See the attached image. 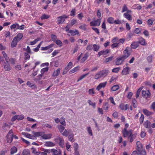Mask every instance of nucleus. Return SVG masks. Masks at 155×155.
<instances>
[{"label":"nucleus","mask_w":155,"mask_h":155,"mask_svg":"<svg viewBox=\"0 0 155 155\" xmlns=\"http://www.w3.org/2000/svg\"><path fill=\"white\" fill-rule=\"evenodd\" d=\"M107 84V82L105 81L104 82L100 83L97 87L96 89L99 91L102 88H104L105 87Z\"/></svg>","instance_id":"obj_13"},{"label":"nucleus","mask_w":155,"mask_h":155,"mask_svg":"<svg viewBox=\"0 0 155 155\" xmlns=\"http://www.w3.org/2000/svg\"><path fill=\"white\" fill-rule=\"evenodd\" d=\"M18 41L16 39V38H14L13 39L11 44V47L12 48H14L16 46Z\"/></svg>","instance_id":"obj_22"},{"label":"nucleus","mask_w":155,"mask_h":155,"mask_svg":"<svg viewBox=\"0 0 155 155\" xmlns=\"http://www.w3.org/2000/svg\"><path fill=\"white\" fill-rule=\"evenodd\" d=\"M22 134L24 135L26 137L31 139H34V136L31 134H28L27 133H22Z\"/></svg>","instance_id":"obj_23"},{"label":"nucleus","mask_w":155,"mask_h":155,"mask_svg":"<svg viewBox=\"0 0 155 155\" xmlns=\"http://www.w3.org/2000/svg\"><path fill=\"white\" fill-rule=\"evenodd\" d=\"M17 148L15 146H13L11 147L10 149V154L13 155L17 151Z\"/></svg>","instance_id":"obj_24"},{"label":"nucleus","mask_w":155,"mask_h":155,"mask_svg":"<svg viewBox=\"0 0 155 155\" xmlns=\"http://www.w3.org/2000/svg\"><path fill=\"white\" fill-rule=\"evenodd\" d=\"M139 46V43L137 41L132 42L130 45V47L133 49H136Z\"/></svg>","instance_id":"obj_18"},{"label":"nucleus","mask_w":155,"mask_h":155,"mask_svg":"<svg viewBox=\"0 0 155 155\" xmlns=\"http://www.w3.org/2000/svg\"><path fill=\"white\" fill-rule=\"evenodd\" d=\"M54 44H51L45 47H41V50L42 51H46L47 50L54 46Z\"/></svg>","instance_id":"obj_26"},{"label":"nucleus","mask_w":155,"mask_h":155,"mask_svg":"<svg viewBox=\"0 0 155 155\" xmlns=\"http://www.w3.org/2000/svg\"><path fill=\"white\" fill-rule=\"evenodd\" d=\"M60 71L61 69L60 68H58L56 70H55L52 74V77L55 78H56L59 75Z\"/></svg>","instance_id":"obj_16"},{"label":"nucleus","mask_w":155,"mask_h":155,"mask_svg":"<svg viewBox=\"0 0 155 155\" xmlns=\"http://www.w3.org/2000/svg\"><path fill=\"white\" fill-rule=\"evenodd\" d=\"M137 42H138L139 44H140L142 45L145 46L147 44V43L145 42V39L142 37H140L139 38L138 41Z\"/></svg>","instance_id":"obj_15"},{"label":"nucleus","mask_w":155,"mask_h":155,"mask_svg":"<svg viewBox=\"0 0 155 155\" xmlns=\"http://www.w3.org/2000/svg\"><path fill=\"white\" fill-rule=\"evenodd\" d=\"M45 145L47 147H54L55 145V144L52 142L47 141L45 143Z\"/></svg>","instance_id":"obj_36"},{"label":"nucleus","mask_w":155,"mask_h":155,"mask_svg":"<svg viewBox=\"0 0 155 155\" xmlns=\"http://www.w3.org/2000/svg\"><path fill=\"white\" fill-rule=\"evenodd\" d=\"M142 95L143 97L146 99L150 97L151 93L149 90L142 91Z\"/></svg>","instance_id":"obj_8"},{"label":"nucleus","mask_w":155,"mask_h":155,"mask_svg":"<svg viewBox=\"0 0 155 155\" xmlns=\"http://www.w3.org/2000/svg\"><path fill=\"white\" fill-rule=\"evenodd\" d=\"M51 152L53 153L54 155H59L61 154L60 151H58L55 149H52Z\"/></svg>","instance_id":"obj_31"},{"label":"nucleus","mask_w":155,"mask_h":155,"mask_svg":"<svg viewBox=\"0 0 155 155\" xmlns=\"http://www.w3.org/2000/svg\"><path fill=\"white\" fill-rule=\"evenodd\" d=\"M52 136V135L51 134H45L44 132H42L41 138L42 139L44 140L48 139L51 137Z\"/></svg>","instance_id":"obj_12"},{"label":"nucleus","mask_w":155,"mask_h":155,"mask_svg":"<svg viewBox=\"0 0 155 155\" xmlns=\"http://www.w3.org/2000/svg\"><path fill=\"white\" fill-rule=\"evenodd\" d=\"M51 40L54 42L57 40V37L55 35L52 34L51 35Z\"/></svg>","instance_id":"obj_57"},{"label":"nucleus","mask_w":155,"mask_h":155,"mask_svg":"<svg viewBox=\"0 0 155 155\" xmlns=\"http://www.w3.org/2000/svg\"><path fill=\"white\" fill-rule=\"evenodd\" d=\"M56 144L58 145L61 147L63 148L64 146V141L62 137H57L54 139Z\"/></svg>","instance_id":"obj_3"},{"label":"nucleus","mask_w":155,"mask_h":155,"mask_svg":"<svg viewBox=\"0 0 155 155\" xmlns=\"http://www.w3.org/2000/svg\"><path fill=\"white\" fill-rule=\"evenodd\" d=\"M143 126L146 128H151V123L148 120H146L144 122Z\"/></svg>","instance_id":"obj_19"},{"label":"nucleus","mask_w":155,"mask_h":155,"mask_svg":"<svg viewBox=\"0 0 155 155\" xmlns=\"http://www.w3.org/2000/svg\"><path fill=\"white\" fill-rule=\"evenodd\" d=\"M142 8V6L137 4H135L133 5L132 6V8L133 9H137L140 10Z\"/></svg>","instance_id":"obj_25"},{"label":"nucleus","mask_w":155,"mask_h":155,"mask_svg":"<svg viewBox=\"0 0 155 155\" xmlns=\"http://www.w3.org/2000/svg\"><path fill=\"white\" fill-rule=\"evenodd\" d=\"M23 37V34L21 33H18L16 36L15 38H16L18 41H20Z\"/></svg>","instance_id":"obj_30"},{"label":"nucleus","mask_w":155,"mask_h":155,"mask_svg":"<svg viewBox=\"0 0 155 155\" xmlns=\"http://www.w3.org/2000/svg\"><path fill=\"white\" fill-rule=\"evenodd\" d=\"M77 17L79 19L81 20L82 18L84 17V15L82 13H80L78 14Z\"/></svg>","instance_id":"obj_64"},{"label":"nucleus","mask_w":155,"mask_h":155,"mask_svg":"<svg viewBox=\"0 0 155 155\" xmlns=\"http://www.w3.org/2000/svg\"><path fill=\"white\" fill-rule=\"evenodd\" d=\"M130 71V68L129 67H126L124 68L122 71V74L123 75H126L129 73Z\"/></svg>","instance_id":"obj_14"},{"label":"nucleus","mask_w":155,"mask_h":155,"mask_svg":"<svg viewBox=\"0 0 155 155\" xmlns=\"http://www.w3.org/2000/svg\"><path fill=\"white\" fill-rule=\"evenodd\" d=\"M76 10L75 8H73L70 12V15L74 16L76 14Z\"/></svg>","instance_id":"obj_46"},{"label":"nucleus","mask_w":155,"mask_h":155,"mask_svg":"<svg viewBox=\"0 0 155 155\" xmlns=\"http://www.w3.org/2000/svg\"><path fill=\"white\" fill-rule=\"evenodd\" d=\"M40 40V38H38L35 39L33 41L30 42V45H35L38 41Z\"/></svg>","instance_id":"obj_44"},{"label":"nucleus","mask_w":155,"mask_h":155,"mask_svg":"<svg viewBox=\"0 0 155 155\" xmlns=\"http://www.w3.org/2000/svg\"><path fill=\"white\" fill-rule=\"evenodd\" d=\"M28 53L25 52L24 53V55L25 56V60H29L30 58V56L29 54Z\"/></svg>","instance_id":"obj_54"},{"label":"nucleus","mask_w":155,"mask_h":155,"mask_svg":"<svg viewBox=\"0 0 155 155\" xmlns=\"http://www.w3.org/2000/svg\"><path fill=\"white\" fill-rule=\"evenodd\" d=\"M10 126L6 124H5L2 127L3 129L5 130H8L10 128Z\"/></svg>","instance_id":"obj_56"},{"label":"nucleus","mask_w":155,"mask_h":155,"mask_svg":"<svg viewBox=\"0 0 155 155\" xmlns=\"http://www.w3.org/2000/svg\"><path fill=\"white\" fill-rule=\"evenodd\" d=\"M119 88V86L118 85H115L112 87L111 90L112 91H114L118 90Z\"/></svg>","instance_id":"obj_37"},{"label":"nucleus","mask_w":155,"mask_h":155,"mask_svg":"<svg viewBox=\"0 0 155 155\" xmlns=\"http://www.w3.org/2000/svg\"><path fill=\"white\" fill-rule=\"evenodd\" d=\"M58 128L61 133H62L64 129V127L61 125H58Z\"/></svg>","instance_id":"obj_45"},{"label":"nucleus","mask_w":155,"mask_h":155,"mask_svg":"<svg viewBox=\"0 0 155 155\" xmlns=\"http://www.w3.org/2000/svg\"><path fill=\"white\" fill-rule=\"evenodd\" d=\"M88 103L90 105H91L94 107H95L96 106L95 103H93L90 100H89L87 101Z\"/></svg>","instance_id":"obj_61"},{"label":"nucleus","mask_w":155,"mask_h":155,"mask_svg":"<svg viewBox=\"0 0 155 155\" xmlns=\"http://www.w3.org/2000/svg\"><path fill=\"white\" fill-rule=\"evenodd\" d=\"M113 57H114L113 56H112L106 58L104 59V62L105 63H107L113 60Z\"/></svg>","instance_id":"obj_40"},{"label":"nucleus","mask_w":155,"mask_h":155,"mask_svg":"<svg viewBox=\"0 0 155 155\" xmlns=\"http://www.w3.org/2000/svg\"><path fill=\"white\" fill-rule=\"evenodd\" d=\"M102 77H105L107 76L108 73V70H104L100 72Z\"/></svg>","instance_id":"obj_20"},{"label":"nucleus","mask_w":155,"mask_h":155,"mask_svg":"<svg viewBox=\"0 0 155 155\" xmlns=\"http://www.w3.org/2000/svg\"><path fill=\"white\" fill-rule=\"evenodd\" d=\"M130 48L128 47H127L123 51V55L122 56L125 60L131 54Z\"/></svg>","instance_id":"obj_5"},{"label":"nucleus","mask_w":155,"mask_h":155,"mask_svg":"<svg viewBox=\"0 0 155 155\" xmlns=\"http://www.w3.org/2000/svg\"><path fill=\"white\" fill-rule=\"evenodd\" d=\"M110 51V50L106 49L105 50H103L99 52L97 54V57H99L101 55L105 56L107 55Z\"/></svg>","instance_id":"obj_9"},{"label":"nucleus","mask_w":155,"mask_h":155,"mask_svg":"<svg viewBox=\"0 0 155 155\" xmlns=\"http://www.w3.org/2000/svg\"><path fill=\"white\" fill-rule=\"evenodd\" d=\"M102 77L101 74L100 72H99L97 73L94 76V78L96 79H98L102 78Z\"/></svg>","instance_id":"obj_53"},{"label":"nucleus","mask_w":155,"mask_h":155,"mask_svg":"<svg viewBox=\"0 0 155 155\" xmlns=\"http://www.w3.org/2000/svg\"><path fill=\"white\" fill-rule=\"evenodd\" d=\"M119 107L121 110H126L128 109L129 105L127 104L124 105L123 103H121L120 104Z\"/></svg>","instance_id":"obj_17"},{"label":"nucleus","mask_w":155,"mask_h":155,"mask_svg":"<svg viewBox=\"0 0 155 155\" xmlns=\"http://www.w3.org/2000/svg\"><path fill=\"white\" fill-rule=\"evenodd\" d=\"M153 56L152 55L148 56L147 58V60L149 63H151L152 61Z\"/></svg>","instance_id":"obj_50"},{"label":"nucleus","mask_w":155,"mask_h":155,"mask_svg":"<svg viewBox=\"0 0 155 155\" xmlns=\"http://www.w3.org/2000/svg\"><path fill=\"white\" fill-rule=\"evenodd\" d=\"M108 100L110 101V102L113 104L114 105H116V104L115 102L114 101V98L112 97H110L108 98Z\"/></svg>","instance_id":"obj_55"},{"label":"nucleus","mask_w":155,"mask_h":155,"mask_svg":"<svg viewBox=\"0 0 155 155\" xmlns=\"http://www.w3.org/2000/svg\"><path fill=\"white\" fill-rule=\"evenodd\" d=\"M77 20L76 19L74 18L71 21L69 24L71 26H72L77 23Z\"/></svg>","instance_id":"obj_47"},{"label":"nucleus","mask_w":155,"mask_h":155,"mask_svg":"<svg viewBox=\"0 0 155 155\" xmlns=\"http://www.w3.org/2000/svg\"><path fill=\"white\" fill-rule=\"evenodd\" d=\"M133 130H130L128 131L126 130L125 129H124L122 130V133L123 136L124 137H127L128 136H129L132 133Z\"/></svg>","instance_id":"obj_10"},{"label":"nucleus","mask_w":155,"mask_h":155,"mask_svg":"<svg viewBox=\"0 0 155 155\" xmlns=\"http://www.w3.org/2000/svg\"><path fill=\"white\" fill-rule=\"evenodd\" d=\"M101 21V18L98 19L96 20L92 21L90 22L91 26H99L100 25Z\"/></svg>","instance_id":"obj_6"},{"label":"nucleus","mask_w":155,"mask_h":155,"mask_svg":"<svg viewBox=\"0 0 155 155\" xmlns=\"http://www.w3.org/2000/svg\"><path fill=\"white\" fill-rule=\"evenodd\" d=\"M88 56L89 55L88 54H85L84 56L81 60V62L82 63L84 62L87 59Z\"/></svg>","instance_id":"obj_41"},{"label":"nucleus","mask_w":155,"mask_h":155,"mask_svg":"<svg viewBox=\"0 0 155 155\" xmlns=\"http://www.w3.org/2000/svg\"><path fill=\"white\" fill-rule=\"evenodd\" d=\"M32 134L34 135V138L36 137L41 136V137L42 132H35L33 131L32 132Z\"/></svg>","instance_id":"obj_28"},{"label":"nucleus","mask_w":155,"mask_h":155,"mask_svg":"<svg viewBox=\"0 0 155 155\" xmlns=\"http://www.w3.org/2000/svg\"><path fill=\"white\" fill-rule=\"evenodd\" d=\"M119 43H113L111 45V48L114 49L115 48H117L119 46Z\"/></svg>","instance_id":"obj_58"},{"label":"nucleus","mask_w":155,"mask_h":155,"mask_svg":"<svg viewBox=\"0 0 155 155\" xmlns=\"http://www.w3.org/2000/svg\"><path fill=\"white\" fill-rule=\"evenodd\" d=\"M50 17V16L48 15H46L45 14H43L42 15L41 17V20L45 19H47Z\"/></svg>","instance_id":"obj_51"},{"label":"nucleus","mask_w":155,"mask_h":155,"mask_svg":"<svg viewBox=\"0 0 155 155\" xmlns=\"http://www.w3.org/2000/svg\"><path fill=\"white\" fill-rule=\"evenodd\" d=\"M79 68L80 67L79 66L74 68L70 71L69 73L70 74H71L76 72L79 70Z\"/></svg>","instance_id":"obj_32"},{"label":"nucleus","mask_w":155,"mask_h":155,"mask_svg":"<svg viewBox=\"0 0 155 155\" xmlns=\"http://www.w3.org/2000/svg\"><path fill=\"white\" fill-rule=\"evenodd\" d=\"M88 93L89 94L93 96L94 94H96L94 91V88H93L89 89L88 91Z\"/></svg>","instance_id":"obj_34"},{"label":"nucleus","mask_w":155,"mask_h":155,"mask_svg":"<svg viewBox=\"0 0 155 155\" xmlns=\"http://www.w3.org/2000/svg\"><path fill=\"white\" fill-rule=\"evenodd\" d=\"M79 28L81 29L86 30L87 29L86 25L85 24L79 26Z\"/></svg>","instance_id":"obj_62"},{"label":"nucleus","mask_w":155,"mask_h":155,"mask_svg":"<svg viewBox=\"0 0 155 155\" xmlns=\"http://www.w3.org/2000/svg\"><path fill=\"white\" fill-rule=\"evenodd\" d=\"M109 104L108 102H105L104 104V105L103 108L104 110H107L109 108Z\"/></svg>","instance_id":"obj_42"},{"label":"nucleus","mask_w":155,"mask_h":155,"mask_svg":"<svg viewBox=\"0 0 155 155\" xmlns=\"http://www.w3.org/2000/svg\"><path fill=\"white\" fill-rule=\"evenodd\" d=\"M136 144L137 154L140 155H146V152L145 150L143 149V146L141 142L140 141H137L136 142Z\"/></svg>","instance_id":"obj_1"},{"label":"nucleus","mask_w":155,"mask_h":155,"mask_svg":"<svg viewBox=\"0 0 155 155\" xmlns=\"http://www.w3.org/2000/svg\"><path fill=\"white\" fill-rule=\"evenodd\" d=\"M120 70V68L119 67H117L115 68H113L112 70V72H113L117 73H118Z\"/></svg>","instance_id":"obj_63"},{"label":"nucleus","mask_w":155,"mask_h":155,"mask_svg":"<svg viewBox=\"0 0 155 155\" xmlns=\"http://www.w3.org/2000/svg\"><path fill=\"white\" fill-rule=\"evenodd\" d=\"M124 17L129 21H131L132 19V17L131 15L128 13H124Z\"/></svg>","instance_id":"obj_27"},{"label":"nucleus","mask_w":155,"mask_h":155,"mask_svg":"<svg viewBox=\"0 0 155 155\" xmlns=\"http://www.w3.org/2000/svg\"><path fill=\"white\" fill-rule=\"evenodd\" d=\"M9 60H8V59H6L5 61L3 59L1 61V66L6 71H10L11 69L10 63H9Z\"/></svg>","instance_id":"obj_2"},{"label":"nucleus","mask_w":155,"mask_h":155,"mask_svg":"<svg viewBox=\"0 0 155 155\" xmlns=\"http://www.w3.org/2000/svg\"><path fill=\"white\" fill-rule=\"evenodd\" d=\"M70 131V130H67L66 129H65L64 131V132L61 134L63 136L67 137L68 136V134Z\"/></svg>","instance_id":"obj_48"},{"label":"nucleus","mask_w":155,"mask_h":155,"mask_svg":"<svg viewBox=\"0 0 155 155\" xmlns=\"http://www.w3.org/2000/svg\"><path fill=\"white\" fill-rule=\"evenodd\" d=\"M69 15H64L62 16L58 17L57 18V22L58 24H62L65 21V19L69 18Z\"/></svg>","instance_id":"obj_4"},{"label":"nucleus","mask_w":155,"mask_h":155,"mask_svg":"<svg viewBox=\"0 0 155 155\" xmlns=\"http://www.w3.org/2000/svg\"><path fill=\"white\" fill-rule=\"evenodd\" d=\"M23 155H30L29 151L28 150H24L22 152Z\"/></svg>","instance_id":"obj_59"},{"label":"nucleus","mask_w":155,"mask_h":155,"mask_svg":"<svg viewBox=\"0 0 155 155\" xmlns=\"http://www.w3.org/2000/svg\"><path fill=\"white\" fill-rule=\"evenodd\" d=\"M101 27L102 28L101 31V32L107 34L108 31L107 28L105 20L103 21L101 25Z\"/></svg>","instance_id":"obj_11"},{"label":"nucleus","mask_w":155,"mask_h":155,"mask_svg":"<svg viewBox=\"0 0 155 155\" xmlns=\"http://www.w3.org/2000/svg\"><path fill=\"white\" fill-rule=\"evenodd\" d=\"M89 74V73L86 74H83L77 80L78 82H79L82 79H83L84 78L86 77Z\"/></svg>","instance_id":"obj_49"},{"label":"nucleus","mask_w":155,"mask_h":155,"mask_svg":"<svg viewBox=\"0 0 155 155\" xmlns=\"http://www.w3.org/2000/svg\"><path fill=\"white\" fill-rule=\"evenodd\" d=\"M143 112L145 115L147 116H149L152 114L151 112H150L146 109H143Z\"/></svg>","instance_id":"obj_38"},{"label":"nucleus","mask_w":155,"mask_h":155,"mask_svg":"<svg viewBox=\"0 0 155 155\" xmlns=\"http://www.w3.org/2000/svg\"><path fill=\"white\" fill-rule=\"evenodd\" d=\"M125 59L122 57H120L116 59L115 64L117 65H119L123 64Z\"/></svg>","instance_id":"obj_7"},{"label":"nucleus","mask_w":155,"mask_h":155,"mask_svg":"<svg viewBox=\"0 0 155 155\" xmlns=\"http://www.w3.org/2000/svg\"><path fill=\"white\" fill-rule=\"evenodd\" d=\"M56 44L59 47H61L62 45V43L61 40L57 39L55 41Z\"/></svg>","instance_id":"obj_52"},{"label":"nucleus","mask_w":155,"mask_h":155,"mask_svg":"<svg viewBox=\"0 0 155 155\" xmlns=\"http://www.w3.org/2000/svg\"><path fill=\"white\" fill-rule=\"evenodd\" d=\"M107 22L110 24H113L114 23V18L112 17H109L107 20Z\"/></svg>","instance_id":"obj_39"},{"label":"nucleus","mask_w":155,"mask_h":155,"mask_svg":"<svg viewBox=\"0 0 155 155\" xmlns=\"http://www.w3.org/2000/svg\"><path fill=\"white\" fill-rule=\"evenodd\" d=\"M69 33L71 34V36H74L76 35H79V33L78 31L77 30H70L69 31Z\"/></svg>","instance_id":"obj_21"},{"label":"nucleus","mask_w":155,"mask_h":155,"mask_svg":"<svg viewBox=\"0 0 155 155\" xmlns=\"http://www.w3.org/2000/svg\"><path fill=\"white\" fill-rule=\"evenodd\" d=\"M132 105L134 108L137 107V103L135 98H133L132 99Z\"/></svg>","instance_id":"obj_29"},{"label":"nucleus","mask_w":155,"mask_h":155,"mask_svg":"<svg viewBox=\"0 0 155 155\" xmlns=\"http://www.w3.org/2000/svg\"><path fill=\"white\" fill-rule=\"evenodd\" d=\"M100 47L99 45H97L96 44H94L93 45V50L94 51H97Z\"/></svg>","instance_id":"obj_43"},{"label":"nucleus","mask_w":155,"mask_h":155,"mask_svg":"<svg viewBox=\"0 0 155 155\" xmlns=\"http://www.w3.org/2000/svg\"><path fill=\"white\" fill-rule=\"evenodd\" d=\"M135 137L136 135L134 134H132V133H131V134H130L128 137L130 140V142L131 143L134 141Z\"/></svg>","instance_id":"obj_33"},{"label":"nucleus","mask_w":155,"mask_h":155,"mask_svg":"<svg viewBox=\"0 0 155 155\" xmlns=\"http://www.w3.org/2000/svg\"><path fill=\"white\" fill-rule=\"evenodd\" d=\"M74 135L73 133L69 135L68 137L69 140L71 142H74L75 140L74 138Z\"/></svg>","instance_id":"obj_35"},{"label":"nucleus","mask_w":155,"mask_h":155,"mask_svg":"<svg viewBox=\"0 0 155 155\" xmlns=\"http://www.w3.org/2000/svg\"><path fill=\"white\" fill-rule=\"evenodd\" d=\"M48 71V68L47 67L43 68L41 70V73L44 74V73L45 72L47 71Z\"/></svg>","instance_id":"obj_60"}]
</instances>
